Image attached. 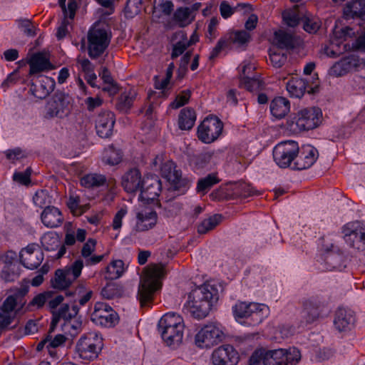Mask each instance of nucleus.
I'll return each instance as SVG.
<instances>
[{"mask_svg":"<svg viewBox=\"0 0 365 365\" xmlns=\"http://www.w3.org/2000/svg\"><path fill=\"white\" fill-rule=\"evenodd\" d=\"M218 298L217 290L210 284H205L192 290L185 307L193 317L201 319L208 315Z\"/></svg>","mask_w":365,"mask_h":365,"instance_id":"obj_1","label":"nucleus"},{"mask_svg":"<svg viewBox=\"0 0 365 365\" xmlns=\"http://www.w3.org/2000/svg\"><path fill=\"white\" fill-rule=\"evenodd\" d=\"M185 324L182 318L175 313L164 314L158 322V331L167 346L173 349L182 341Z\"/></svg>","mask_w":365,"mask_h":365,"instance_id":"obj_2","label":"nucleus"},{"mask_svg":"<svg viewBox=\"0 0 365 365\" xmlns=\"http://www.w3.org/2000/svg\"><path fill=\"white\" fill-rule=\"evenodd\" d=\"M162 275V269L155 264L145 269V275L140 280L138 292L141 307L148 306L153 302L155 292L161 288Z\"/></svg>","mask_w":365,"mask_h":365,"instance_id":"obj_3","label":"nucleus"},{"mask_svg":"<svg viewBox=\"0 0 365 365\" xmlns=\"http://www.w3.org/2000/svg\"><path fill=\"white\" fill-rule=\"evenodd\" d=\"M88 54L92 59L100 57L108 47L111 34L108 29L100 24H95L88 31Z\"/></svg>","mask_w":365,"mask_h":365,"instance_id":"obj_4","label":"nucleus"},{"mask_svg":"<svg viewBox=\"0 0 365 365\" xmlns=\"http://www.w3.org/2000/svg\"><path fill=\"white\" fill-rule=\"evenodd\" d=\"M103 346V338L96 332H88L80 337L75 350L78 356L91 361L98 358Z\"/></svg>","mask_w":365,"mask_h":365,"instance_id":"obj_5","label":"nucleus"},{"mask_svg":"<svg viewBox=\"0 0 365 365\" xmlns=\"http://www.w3.org/2000/svg\"><path fill=\"white\" fill-rule=\"evenodd\" d=\"M235 319H250L253 325L259 324L267 317L269 307L264 304L237 302L232 307Z\"/></svg>","mask_w":365,"mask_h":365,"instance_id":"obj_6","label":"nucleus"},{"mask_svg":"<svg viewBox=\"0 0 365 365\" xmlns=\"http://www.w3.org/2000/svg\"><path fill=\"white\" fill-rule=\"evenodd\" d=\"M301 359V353L295 347L264 349V365H296Z\"/></svg>","mask_w":365,"mask_h":365,"instance_id":"obj_7","label":"nucleus"},{"mask_svg":"<svg viewBox=\"0 0 365 365\" xmlns=\"http://www.w3.org/2000/svg\"><path fill=\"white\" fill-rule=\"evenodd\" d=\"M83 268V262L78 259L70 266L56 270L55 277L51 280L52 287L57 289H66L81 275Z\"/></svg>","mask_w":365,"mask_h":365,"instance_id":"obj_8","label":"nucleus"},{"mask_svg":"<svg viewBox=\"0 0 365 365\" xmlns=\"http://www.w3.org/2000/svg\"><path fill=\"white\" fill-rule=\"evenodd\" d=\"M329 312L328 303L320 296H312L302 301V317L307 323L324 317Z\"/></svg>","mask_w":365,"mask_h":365,"instance_id":"obj_9","label":"nucleus"},{"mask_svg":"<svg viewBox=\"0 0 365 365\" xmlns=\"http://www.w3.org/2000/svg\"><path fill=\"white\" fill-rule=\"evenodd\" d=\"M322 112L318 108L302 110L289 123L294 131L309 130L315 128L321 122Z\"/></svg>","mask_w":365,"mask_h":365,"instance_id":"obj_10","label":"nucleus"},{"mask_svg":"<svg viewBox=\"0 0 365 365\" xmlns=\"http://www.w3.org/2000/svg\"><path fill=\"white\" fill-rule=\"evenodd\" d=\"M162 176L172 185L170 193L178 191V195L185 194L190 187V181L182 177V172L176 169L173 161L169 160L163 164L160 168Z\"/></svg>","mask_w":365,"mask_h":365,"instance_id":"obj_11","label":"nucleus"},{"mask_svg":"<svg viewBox=\"0 0 365 365\" xmlns=\"http://www.w3.org/2000/svg\"><path fill=\"white\" fill-rule=\"evenodd\" d=\"M79 312V307L76 304L70 306L68 304H63L57 310H53V317L50 324V332H53L60 320H63V329L66 331L69 327L77 330L81 324L76 322L74 324L71 319L75 318Z\"/></svg>","mask_w":365,"mask_h":365,"instance_id":"obj_12","label":"nucleus"},{"mask_svg":"<svg viewBox=\"0 0 365 365\" xmlns=\"http://www.w3.org/2000/svg\"><path fill=\"white\" fill-rule=\"evenodd\" d=\"M298 143L287 140L278 143L273 150V158L276 164L282 168H288L299 154Z\"/></svg>","mask_w":365,"mask_h":365,"instance_id":"obj_13","label":"nucleus"},{"mask_svg":"<svg viewBox=\"0 0 365 365\" xmlns=\"http://www.w3.org/2000/svg\"><path fill=\"white\" fill-rule=\"evenodd\" d=\"M342 232L349 247L359 251L365 250V225L359 221L349 222L343 227Z\"/></svg>","mask_w":365,"mask_h":365,"instance_id":"obj_14","label":"nucleus"},{"mask_svg":"<svg viewBox=\"0 0 365 365\" xmlns=\"http://www.w3.org/2000/svg\"><path fill=\"white\" fill-rule=\"evenodd\" d=\"M223 129L222 122L217 116L205 118L197 128V138L204 143L216 140Z\"/></svg>","mask_w":365,"mask_h":365,"instance_id":"obj_15","label":"nucleus"},{"mask_svg":"<svg viewBox=\"0 0 365 365\" xmlns=\"http://www.w3.org/2000/svg\"><path fill=\"white\" fill-rule=\"evenodd\" d=\"M91 319L98 326L109 328L118 323L119 317L110 306L106 303L98 302L94 305Z\"/></svg>","mask_w":365,"mask_h":365,"instance_id":"obj_16","label":"nucleus"},{"mask_svg":"<svg viewBox=\"0 0 365 365\" xmlns=\"http://www.w3.org/2000/svg\"><path fill=\"white\" fill-rule=\"evenodd\" d=\"M68 96L61 91L56 92L46 102L44 118L52 119L63 118L68 110Z\"/></svg>","mask_w":365,"mask_h":365,"instance_id":"obj_17","label":"nucleus"},{"mask_svg":"<svg viewBox=\"0 0 365 365\" xmlns=\"http://www.w3.org/2000/svg\"><path fill=\"white\" fill-rule=\"evenodd\" d=\"M224 334L215 324L204 326L195 335V344L200 348H210L222 341Z\"/></svg>","mask_w":365,"mask_h":365,"instance_id":"obj_18","label":"nucleus"},{"mask_svg":"<svg viewBox=\"0 0 365 365\" xmlns=\"http://www.w3.org/2000/svg\"><path fill=\"white\" fill-rule=\"evenodd\" d=\"M162 190L161 181L156 175H148L143 178V182L140 187L139 200L150 203L156 200Z\"/></svg>","mask_w":365,"mask_h":365,"instance_id":"obj_19","label":"nucleus"},{"mask_svg":"<svg viewBox=\"0 0 365 365\" xmlns=\"http://www.w3.org/2000/svg\"><path fill=\"white\" fill-rule=\"evenodd\" d=\"M211 361L212 365H237L239 354L232 345H222L212 351Z\"/></svg>","mask_w":365,"mask_h":365,"instance_id":"obj_20","label":"nucleus"},{"mask_svg":"<svg viewBox=\"0 0 365 365\" xmlns=\"http://www.w3.org/2000/svg\"><path fill=\"white\" fill-rule=\"evenodd\" d=\"M44 255L37 244L29 245L20 252V262L27 269H36L42 263Z\"/></svg>","mask_w":365,"mask_h":365,"instance_id":"obj_21","label":"nucleus"},{"mask_svg":"<svg viewBox=\"0 0 365 365\" xmlns=\"http://www.w3.org/2000/svg\"><path fill=\"white\" fill-rule=\"evenodd\" d=\"M17 297L16 294L9 295L0 306V331L6 330L16 318Z\"/></svg>","mask_w":365,"mask_h":365,"instance_id":"obj_22","label":"nucleus"},{"mask_svg":"<svg viewBox=\"0 0 365 365\" xmlns=\"http://www.w3.org/2000/svg\"><path fill=\"white\" fill-rule=\"evenodd\" d=\"M115 122L113 113L108 110L100 113L96 120L97 134L103 138H109L113 134Z\"/></svg>","mask_w":365,"mask_h":365,"instance_id":"obj_23","label":"nucleus"},{"mask_svg":"<svg viewBox=\"0 0 365 365\" xmlns=\"http://www.w3.org/2000/svg\"><path fill=\"white\" fill-rule=\"evenodd\" d=\"M318 150L310 145L302 147L299 155H297L294 169L304 170L310 168L318 158Z\"/></svg>","mask_w":365,"mask_h":365,"instance_id":"obj_24","label":"nucleus"},{"mask_svg":"<svg viewBox=\"0 0 365 365\" xmlns=\"http://www.w3.org/2000/svg\"><path fill=\"white\" fill-rule=\"evenodd\" d=\"M158 214L153 210H143L136 214L135 232H145L153 229L157 224Z\"/></svg>","mask_w":365,"mask_h":365,"instance_id":"obj_25","label":"nucleus"},{"mask_svg":"<svg viewBox=\"0 0 365 365\" xmlns=\"http://www.w3.org/2000/svg\"><path fill=\"white\" fill-rule=\"evenodd\" d=\"M143 182V178L138 168L130 169L122 176L121 185L127 192L140 190Z\"/></svg>","mask_w":365,"mask_h":365,"instance_id":"obj_26","label":"nucleus"},{"mask_svg":"<svg viewBox=\"0 0 365 365\" xmlns=\"http://www.w3.org/2000/svg\"><path fill=\"white\" fill-rule=\"evenodd\" d=\"M41 220L44 226L56 228L63 222V216L60 210L54 206L46 207L41 214Z\"/></svg>","mask_w":365,"mask_h":365,"instance_id":"obj_27","label":"nucleus"},{"mask_svg":"<svg viewBox=\"0 0 365 365\" xmlns=\"http://www.w3.org/2000/svg\"><path fill=\"white\" fill-rule=\"evenodd\" d=\"M55 81L48 76H41L38 83H32L30 91L37 98L43 99L51 93L55 88Z\"/></svg>","mask_w":365,"mask_h":365,"instance_id":"obj_28","label":"nucleus"},{"mask_svg":"<svg viewBox=\"0 0 365 365\" xmlns=\"http://www.w3.org/2000/svg\"><path fill=\"white\" fill-rule=\"evenodd\" d=\"M355 317L354 312L350 309L339 308L336 310L334 324L339 331L349 330L354 325Z\"/></svg>","mask_w":365,"mask_h":365,"instance_id":"obj_29","label":"nucleus"},{"mask_svg":"<svg viewBox=\"0 0 365 365\" xmlns=\"http://www.w3.org/2000/svg\"><path fill=\"white\" fill-rule=\"evenodd\" d=\"M274 41L278 49H294L299 46V40L291 34L279 30L274 32Z\"/></svg>","mask_w":365,"mask_h":365,"instance_id":"obj_30","label":"nucleus"},{"mask_svg":"<svg viewBox=\"0 0 365 365\" xmlns=\"http://www.w3.org/2000/svg\"><path fill=\"white\" fill-rule=\"evenodd\" d=\"M29 64L30 75L50 71L53 68L49 60L41 53L35 54L29 61Z\"/></svg>","mask_w":365,"mask_h":365,"instance_id":"obj_31","label":"nucleus"},{"mask_svg":"<svg viewBox=\"0 0 365 365\" xmlns=\"http://www.w3.org/2000/svg\"><path fill=\"white\" fill-rule=\"evenodd\" d=\"M290 110L289 101L284 97H277L270 103L272 115L278 119L284 118Z\"/></svg>","mask_w":365,"mask_h":365,"instance_id":"obj_32","label":"nucleus"},{"mask_svg":"<svg viewBox=\"0 0 365 365\" xmlns=\"http://www.w3.org/2000/svg\"><path fill=\"white\" fill-rule=\"evenodd\" d=\"M196 120V113L193 108L187 107L182 108L178 115V127L182 130H191Z\"/></svg>","mask_w":365,"mask_h":365,"instance_id":"obj_33","label":"nucleus"},{"mask_svg":"<svg viewBox=\"0 0 365 365\" xmlns=\"http://www.w3.org/2000/svg\"><path fill=\"white\" fill-rule=\"evenodd\" d=\"M308 82L299 78H292L287 83V90L292 97L300 98L305 93Z\"/></svg>","mask_w":365,"mask_h":365,"instance_id":"obj_34","label":"nucleus"},{"mask_svg":"<svg viewBox=\"0 0 365 365\" xmlns=\"http://www.w3.org/2000/svg\"><path fill=\"white\" fill-rule=\"evenodd\" d=\"M354 37H356V33L352 28L349 26L338 28L336 26L331 38V43L332 46H339L344 41Z\"/></svg>","mask_w":365,"mask_h":365,"instance_id":"obj_35","label":"nucleus"},{"mask_svg":"<svg viewBox=\"0 0 365 365\" xmlns=\"http://www.w3.org/2000/svg\"><path fill=\"white\" fill-rule=\"evenodd\" d=\"M240 85L250 92H259L264 88V83L257 73L242 78Z\"/></svg>","mask_w":365,"mask_h":365,"instance_id":"obj_36","label":"nucleus"},{"mask_svg":"<svg viewBox=\"0 0 365 365\" xmlns=\"http://www.w3.org/2000/svg\"><path fill=\"white\" fill-rule=\"evenodd\" d=\"M365 14V5L362 6L361 0H354L347 3L344 9V16L346 19L361 17Z\"/></svg>","mask_w":365,"mask_h":365,"instance_id":"obj_37","label":"nucleus"},{"mask_svg":"<svg viewBox=\"0 0 365 365\" xmlns=\"http://www.w3.org/2000/svg\"><path fill=\"white\" fill-rule=\"evenodd\" d=\"M227 38L229 47L232 45H236L237 47L247 44L251 38L250 34L244 30L235 31L227 34L224 36Z\"/></svg>","mask_w":365,"mask_h":365,"instance_id":"obj_38","label":"nucleus"},{"mask_svg":"<svg viewBox=\"0 0 365 365\" xmlns=\"http://www.w3.org/2000/svg\"><path fill=\"white\" fill-rule=\"evenodd\" d=\"M81 185L86 188H95L102 186L106 182V178L100 174L91 173L81 178Z\"/></svg>","mask_w":365,"mask_h":365,"instance_id":"obj_39","label":"nucleus"},{"mask_svg":"<svg viewBox=\"0 0 365 365\" xmlns=\"http://www.w3.org/2000/svg\"><path fill=\"white\" fill-rule=\"evenodd\" d=\"M135 91L124 92L119 96L116 103V108L122 112L127 113L131 108L135 98Z\"/></svg>","mask_w":365,"mask_h":365,"instance_id":"obj_40","label":"nucleus"},{"mask_svg":"<svg viewBox=\"0 0 365 365\" xmlns=\"http://www.w3.org/2000/svg\"><path fill=\"white\" fill-rule=\"evenodd\" d=\"M124 271V262L121 259L113 260L106 267V278L110 280L118 279Z\"/></svg>","mask_w":365,"mask_h":365,"instance_id":"obj_41","label":"nucleus"},{"mask_svg":"<svg viewBox=\"0 0 365 365\" xmlns=\"http://www.w3.org/2000/svg\"><path fill=\"white\" fill-rule=\"evenodd\" d=\"M219 182L220 180L217 174H209L206 177L198 180L196 187L197 192L205 194L212 186L217 184Z\"/></svg>","mask_w":365,"mask_h":365,"instance_id":"obj_42","label":"nucleus"},{"mask_svg":"<svg viewBox=\"0 0 365 365\" xmlns=\"http://www.w3.org/2000/svg\"><path fill=\"white\" fill-rule=\"evenodd\" d=\"M222 216L220 215H214L205 219L198 226L197 232L200 234H205L213 230L221 221Z\"/></svg>","mask_w":365,"mask_h":365,"instance_id":"obj_43","label":"nucleus"},{"mask_svg":"<svg viewBox=\"0 0 365 365\" xmlns=\"http://www.w3.org/2000/svg\"><path fill=\"white\" fill-rule=\"evenodd\" d=\"M269 60L275 68H281L287 61V53L273 46L269 51Z\"/></svg>","mask_w":365,"mask_h":365,"instance_id":"obj_44","label":"nucleus"},{"mask_svg":"<svg viewBox=\"0 0 365 365\" xmlns=\"http://www.w3.org/2000/svg\"><path fill=\"white\" fill-rule=\"evenodd\" d=\"M41 243L46 251L56 250L61 245L58 237L53 233H46L41 239Z\"/></svg>","mask_w":365,"mask_h":365,"instance_id":"obj_45","label":"nucleus"},{"mask_svg":"<svg viewBox=\"0 0 365 365\" xmlns=\"http://www.w3.org/2000/svg\"><path fill=\"white\" fill-rule=\"evenodd\" d=\"M123 292L122 287L115 283L107 284L101 290L102 296L107 299L120 297L123 295Z\"/></svg>","mask_w":365,"mask_h":365,"instance_id":"obj_46","label":"nucleus"},{"mask_svg":"<svg viewBox=\"0 0 365 365\" xmlns=\"http://www.w3.org/2000/svg\"><path fill=\"white\" fill-rule=\"evenodd\" d=\"M212 158V153L209 152L200 153L190 157V163L195 168H202L207 165Z\"/></svg>","mask_w":365,"mask_h":365,"instance_id":"obj_47","label":"nucleus"},{"mask_svg":"<svg viewBox=\"0 0 365 365\" xmlns=\"http://www.w3.org/2000/svg\"><path fill=\"white\" fill-rule=\"evenodd\" d=\"M33 201L36 206L40 208H45L46 207L51 206V197L49 195L48 191L45 190H39L36 192L33 197Z\"/></svg>","mask_w":365,"mask_h":365,"instance_id":"obj_48","label":"nucleus"},{"mask_svg":"<svg viewBox=\"0 0 365 365\" xmlns=\"http://www.w3.org/2000/svg\"><path fill=\"white\" fill-rule=\"evenodd\" d=\"M190 12L189 8L180 7L176 9L173 14L174 21L180 27H184L190 24L188 21Z\"/></svg>","mask_w":365,"mask_h":365,"instance_id":"obj_49","label":"nucleus"},{"mask_svg":"<svg viewBox=\"0 0 365 365\" xmlns=\"http://www.w3.org/2000/svg\"><path fill=\"white\" fill-rule=\"evenodd\" d=\"M99 76L105 83L109 85V86L104 88L103 91L113 93H116L118 91L117 84L114 82L110 73L107 68H102V71L101 73H99Z\"/></svg>","mask_w":365,"mask_h":365,"instance_id":"obj_50","label":"nucleus"},{"mask_svg":"<svg viewBox=\"0 0 365 365\" xmlns=\"http://www.w3.org/2000/svg\"><path fill=\"white\" fill-rule=\"evenodd\" d=\"M32 169L29 167L24 172H15L13 175V180L25 186L31 184V175Z\"/></svg>","mask_w":365,"mask_h":365,"instance_id":"obj_51","label":"nucleus"},{"mask_svg":"<svg viewBox=\"0 0 365 365\" xmlns=\"http://www.w3.org/2000/svg\"><path fill=\"white\" fill-rule=\"evenodd\" d=\"M19 267L5 266L1 272V278L6 282H14L19 277Z\"/></svg>","mask_w":365,"mask_h":365,"instance_id":"obj_52","label":"nucleus"},{"mask_svg":"<svg viewBox=\"0 0 365 365\" xmlns=\"http://www.w3.org/2000/svg\"><path fill=\"white\" fill-rule=\"evenodd\" d=\"M282 18L284 23L290 27L297 26L300 21V17L296 10H288L282 13Z\"/></svg>","mask_w":365,"mask_h":365,"instance_id":"obj_53","label":"nucleus"},{"mask_svg":"<svg viewBox=\"0 0 365 365\" xmlns=\"http://www.w3.org/2000/svg\"><path fill=\"white\" fill-rule=\"evenodd\" d=\"M344 69L347 73L351 71L359 66V60L354 55H349L339 61Z\"/></svg>","mask_w":365,"mask_h":365,"instance_id":"obj_54","label":"nucleus"},{"mask_svg":"<svg viewBox=\"0 0 365 365\" xmlns=\"http://www.w3.org/2000/svg\"><path fill=\"white\" fill-rule=\"evenodd\" d=\"M105 158L108 164L115 165L121 161L122 154L120 150H115L111 146L107 150Z\"/></svg>","mask_w":365,"mask_h":365,"instance_id":"obj_55","label":"nucleus"},{"mask_svg":"<svg viewBox=\"0 0 365 365\" xmlns=\"http://www.w3.org/2000/svg\"><path fill=\"white\" fill-rule=\"evenodd\" d=\"M190 91L189 90L182 91L178 95L173 102L170 103V107L173 109H178L188 103L190 98Z\"/></svg>","mask_w":365,"mask_h":365,"instance_id":"obj_56","label":"nucleus"},{"mask_svg":"<svg viewBox=\"0 0 365 365\" xmlns=\"http://www.w3.org/2000/svg\"><path fill=\"white\" fill-rule=\"evenodd\" d=\"M51 298V292H50L40 293L33 298V299L29 302L28 307H36L38 309L41 308Z\"/></svg>","mask_w":365,"mask_h":365,"instance_id":"obj_57","label":"nucleus"},{"mask_svg":"<svg viewBox=\"0 0 365 365\" xmlns=\"http://www.w3.org/2000/svg\"><path fill=\"white\" fill-rule=\"evenodd\" d=\"M51 333L50 332V329L48 330V333L47 337H49L48 339V345L50 347H60L64 345L68 338L61 334H56L54 337L51 336Z\"/></svg>","mask_w":365,"mask_h":365,"instance_id":"obj_58","label":"nucleus"},{"mask_svg":"<svg viewBox=\"0 0 365 365\" xmlns=\"http://www.w3.org/2000/svg\"><path fill=\"white\" fill-rule=\"evenodd\" d=\"M6 157L8 160L14 163L16 160H19L26 157L24 152L19 148L14 149H9L5 151Z\"/></svg>","mask_w":365,"mask_h":365,"instance_id":"obj_59","label":"nucleus"},{"mask_svg":"<svg viewBox=\"0 0 365 365\" xmlns=\"http://www.w3.org/2000/svg\"><path fill=\"white\" fill-rule=\"evenodd\" d=\"M96 245V240L93 238H89L82 247L81 252L82 257H83L85 259L89 257L95 251Z\"/></svg>","mask_w":365,"mask_h":365,"instance_id":"obj_60","label":"nucleus"},{"mask_svg":"<svg viewBox=\"0 0 365 365\" xmlns=\"http://www.w3.org/2000/svg\"><path fill=\"white\" fill-rule=\"evenodd\" d=\"M229 46L227 45V38H225L224 37H222L217 43L216 46L212 48L209 59L213 60L215 58L219 53L222 51V49L225 48H228Z\"/></svg>","mask_w":365,"mask_h":365,"instance_id":"obj_61","label":"nucleus"},{"mask_svg":"<svg viewBox=\"0 0 365 365\" xmlns=\"http://www.w3.org/2000/svg\"><path fill=\"white\" fill-rule=\"evenodd\" d=\"M19 26L23 29L24 33L28 36H34L36 34V29L30 20H19Z\"/></svg>","mask_w":365,"mask_h":365,"instance_id":"obj_62","label":"nucleus"},{"mask_svg":"<svg viewBox=\"0 0 365 365\" xmlns=\"http://www.w3.org/2000/svg\"><path fill=\"white\" fill-rule=\"evenodd\" d=\"M264 349L255 350L251 355L249 363L250 365H258L261 362L264 364Z\"/></svg>","mask_w":365,"mask_h":365,"instance_id":"obj_63","label":"nucleus"},{"mask_svg":"<svg viewBox=\"0 0 365 365\" xmlns=\"http://www.w3.org/2000/svg\"><path fill=\"white\" fill-rule=\"evenodd\" d=\"M303 21V28L304 29L309 33H316L319 29V24L309 18H305L302 19Z\"/></svg>","mask_w":365,"mask_h":365,"instance_id":"obj_64","label":"nucleus"}]
</instances>
